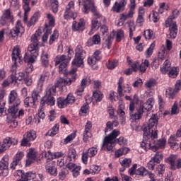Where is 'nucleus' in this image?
<instances>
[{
  "instance_id": "f257e3e1",
  "label": "nucleus",
  "mask_w": 181,
  "mask_h": 181,
  "mask_svg": "<svg viewBox=\"0 0 181 181\" xmlns=\"http://www.w3.org/2000/svg\"><path fill=\"white\" fill-rule=\"evenodd\" d=\"M158 115H153L148 119V123L143 126L145 137L141 141V147L144 149V151H148V149H151L153 152L158 151V146L151 143V139H156V138H158V130L155 129L158 125Z\"/></svg>"
},
{
  "instance_id": "f03ea898",
  "label": "nucleus",
  "mask_w": 181,
  "mask_h": 181,
  "mask_svg": "<svg viewBox=\"0 0 181 181\" xmlns=\"http://www.w3.org/2000/svg\"><path fill=\"white\" fill-rule=\"evenodd\" d=\"M56 86L49 85L45 90V95L43 96L41 100V104H47V105H54L56 100L54 99V95L56 94Z\"/></svg>"
},
{
  "instance_id": "7ed1b4c3",
  "label": "nucleus",
  "mask_w": 181,
  "mask_h": 181,
  "mask_svg": "<svg viewBox=\"0 0 181 181\" xmlns=\"http://www.w3.org/2000/svg\"><path fill=\"white\" fill-rule=\"evenodd\" d=\"M119 130H113L110 135L105 137L103 146L105 147L107 151H114V144L117 142V136H119Z\"/></svg>"
},
{
  "instance_id": "20e7f679",
  "label": "nucleus",
  "mask_w": 181,
  "mask_h": 181,
  "mask_svg": "<svg viewBox=\"0 0 181 181\" xmlns=\"http://www.w3.org/2000/svg\"><path fill=\"white\" fill-rule=\"evenodd\" d=\"M75 52V58L72 62V64L73 66H76V67H81L84 64L86 52L83 49V47L81 45H78Z\"/></svg>"
},
{
  "instance_id": "39448f33",
  "label": "nucleus",
  "mask_w": 181,
  "mask_h": 181,
  "mask_svg": "<svg viewBox=\"0 0 181 181\" xmlns=\"http://www.w3.org/2000/svg\"><path fill=\"white\" fill-rule=\"evenodd\" d=\"M47 18L48 20L49 24H45V33L42 36L43 42H47V38L49 37V35L52 33L51 28L54 26V23L56 22V20L54 19V16H53V15H52L51 13L47 14Z\"/></svg>"
},
{
  "instance_id": "423d86ee",
  "label": "nucleus",
  "mask_w": 181,
  "mask_h": 181,
  "mask_svg": "<svg viewBox=\"0 0 181 181\" xmlns=\"http://www.w3.org/2000/svg\"><path fill=\"white\" fill-rule=\"evenodd\" d=\"M35 139H36V132L30 130L23 135L21 145V146H30V141H35Z\"/></svg>"
},
{
  "instance_id": "0eeeda50",
  "label": "nucleus",
  "mask_w": 181,
  "mask_h": 181,
  "mask_svg": "<svg viewBox=\"0 0 181 181\" xmlns=\"http://www.w3.org/2000/svg\"><path fill=\"white\" fill-rule=\"evenodd\" d=\"M9 165V158L8 156L3 157L0 161V175L3 177H6L9 175V170H8V166Z\"/></svg>"
},
{
  "instance_id": "6e6552de",
  "label": "nucleus",
  "mask_w": 181,
  "mask_h": 181,
  "mask_svg": "<svg viewBox=\"0 0 181 181\" xmlns=\"http://www.w3.org/2000/svg\"><path fill=\"white\" fill-rule=\"evenodd\" d=\"M23 27L21 21H18L14 28L10 31V35L13 39H18L20 33H23Z\"/></svg>"
},
{
  "instance_id": "1a4fd4ad",
  "label": "nucleus",
  "mask_w": 181,
  "mask_h": 181,
  "mask_svg": "<svg viewBox=\"0 0 181 181\" xmlns=\"http://www.w3.org/2000/svg\"><path fill=\"white\" fill-rule=\"evenodd\" d=\"M76 81V75L71 78H59L57 82V87H64L66 86H71L72 83Z\"/></svg>"
},
{
  "instance_id": "9d476101",
  "label": "nucleus",
  "mask_w": 181,
  "mask_h": 181,
  "mask_svg": "<svg viewBox=\"0 0 181 181\" xmlns=\"http://www.w3.org/2000/svg\"><path fill=\"white\" fill-rule=\"evenodd\" d=\"M98 150L97 148L92 147L88 150V152L83 153L82 154V160L83 163H87L88 158H93L97 155Z\"/></svg>"
},
{
  "instance_id": "9b49d317",
  "label": "nucleus",
  "mask_w": 181,
  "mask_h": 181,
  "mask_svg": "<svg viewBox=\"0 0 181 181\" xmlns=\"http://www.w3.org/2000/svg\"><path fill=\"white\" fill-rule=\"evenodd\" d=\"M90 83H91V79H90V78L86 77L83 78L81 81L80 87L78 88V90L76 92V95H78L79 97H81V95H82L83 93L84 92V89L86 88V87H87V86H89V84Z\"/></svg>"
},
{
  "instance_id": "f8f14e48",
  "label": "nucleus",
  "mask_w": 181,
  "mask_h": 181,
  "mask_svg": "<svg viewBox=\"0 0 181 181\" xmlns=\"http://www.w3.org/2000/svg\"><path fill=\"white\" fill-rule=\"evenodd\" d=\"M126 6L127 0H121L119 2L116 1L112 8V12L120 13V12H122L125 9Z\"/></svg>"
},
{
  "instance_id": "ddd939ff",
  "label": "nucleus",
  "mask_w": 181,
  "mask_h": 181,
  "mask_svg": "<svg viewBox=\"0 0 181 181\" xmlns=\"http://www.w3.org/2000/svg\"><path fill=\"white\" fill-rule=\"evenodd\" d=\"M145 110L144 103H140L136 107V112L132 115L133 119H141L142 118V115H144V112H145Z\"/></svg>"
},
{
  "instance_id": "4468645a",
  "label": "nucleus",
  "mask_w": 181,
  "mask_h": 181,
  "mask_svg": "<svg viewBox=\"0 0 181 181\" xmlns=\"http://www.w3.org/2000/svg\"><path fill=\"white\" fill-rule=\"evenodd\" d=\"M9 104L14 105H21V99L18 98V93L16 90H11L8 95Z\"/></svg>"
},
{
  "instance_id": "2eb2a0df",
  "label": "nucleus",
  "mask_w": 181,
  "mask_h": 181,
  "mask_svg": "<svg viewBox=\"0 0 181 181\" xmlns=\"http://www.w3.org/2000/svg\"><path fill=\"white\" fill-rule=\"evenodd\" d=\"M47 173L51 175V176H57V168L54 165L53 161L48 162L45 165Z\"/></svg>"
},
{
  "instance_id": "dca6fc26",
  "label": "nucleus",
  "mask_w": 181,
  "mask_h": 181,
  "mask_svg": "<svg viewBox=\"0 0 181 181\" xmlns=\"http://www.w3.org/2000/svg\"><path fill=\"white\" fill-rule=\"evenodd\" d=\"M39 56V52L35 51V52L29 54H25L24 56V62L28 63V64H32V63H35L36 62V59Z\"/></svg>"
},
{
  "instance_id": "f3484780",
  "label": "nucleus",
  "mask_w": 181,
  "mask_h": 181,
  "mask_svg": "<svg viewBox=\"0 0 181 181\" xmlns=\"http://www.w3.org/2000/svg\"><path fill=\"white\" fill-rule=\"evenodd\" d=\"M36 160V151L35 149L30 148L28 152V159L26 160V166H29Z\"/></svg>"
},
{
  "instance_id": "a211bd4d",
  "label": "nucleus",
  "mask_w": 181,
  "mask_h": 181,
  "mask_svg": "<svg viewBox=\"0 0 181 181\" xmlns=\"http://www.w3.org/2000/svg\"><path fill=\"white\" fill-rule=\"evenodd\" d=\"M66 168L69 170H72L74 177H77L80 175V170H81V167L76 165L73 163H69L66 164Z\"/></svg>"
},
{
  "instance_id": "6ab92c4d",
  "label": "nucleus",
  "mask_w": 181,
  "mask_h": 181,
  "mask_svg": "<svg viewBox=\"0 0 181 181\" xmlns=\"http://www.w3.org/2000/svg\"><path fill=\"white\" fill-rule=\"evenodd\" d=\"M11 145H12V141H11L10 137H6L4 139L1 144H0V153L2 152H5L7 149L11 148Z\"/></svg>"
},
{
  "instance_id": "aec40b11",
  "label": "nucleus",
  "mask_w": 181,
  "mask_h": 181,
  "mask_svg": "<svg viewBox=\"0 0 181 181\" xmlns=\"http://www.w3.org/2000/svg\"><path fill=\"white\" fill-rule=\"evenodd\" d=\"M12 60L14 62V64H16V62L21 64V49L19 47H16L13 49L12 52Z\"/></svg>"
},
{
  "instance_id": "412c9836",
  "label": "nucleus",
  "mask_w": 181,
  "mask_h": 181,
  "mask_svg": "<svg viewBox=\"0 0 181 181\" xmlns=\"http://www.w3.org/2000/svg\"><path fill=\"white\" fill-rule=\"evenodd\" d=\"M129 8L130 9L127 14L120 15V20L122 21V22H125L127 19H131V18L134 17V15L135 13V6H129Z\"/></svg>"
},
{
  "instance_id": "4be33fe9",
  "label": "nucleus",
  "mask_w": 181,
  "mask_h": 181,
  "mask_svg": "<svg viewBox=\"0 0 181 181\" xmlns=\"http://www.w3.org/2000/svg\"><path fill=\"white\" fill-rule=\"evenodd\" d=\"M114 36H115V33L112 31L110 33V35L107 37V39L105 40L103 43V47L106 50H110L111 49V45H112V40H114Z\"/></svg>"
},
{
  "instance_id": "5701e85b",
  "label": "nucleus",
  "mask_w": 181,
  "mask_h": 181,
  "mask_svg": "<svg viewBox=\"0 0 181 181\" xmlns=\"http://www.w3.org/2000/svg\"><path fill=\"white\" fill-rule=\"evenodd\" d=\"M170 30V37L171 39H175L176 36H177V25H176V22H172L170 23V26H168Z\"/></svg>"
},
{
  "instance_id": "b1692460",
  "label": "nucleus",
  "mask_w": 181,
  "mask_h": 181,
  "mask_svg": "<svg viewBox=\"0 0 181 181\" xmlns=\"http://www.w3.org/2000/svg\"><path fill=\"white\" fill-rule=\"evenodd\" d=\"M76 158H77V152L74 148H70L68 151L66 163H71V162H74L76 160Z\"/></svg>"
},
{
  "instance_id": "393cba45",
  "label": "nucleus",
  "mask_w": 181,
  "mask_h": 181,
  "mask_svg": "<svg viewBox=\"0 0 181 181\" xmlns=\"http://www.w3.org/2000/svg\"><path fill=\"white\" fill-rule=\"evenodd\" d=\"M71 56L69 55V58L66 57V55H61L59 57H57L55 60V66H58V64H69L70 62Z\"/></svg>"
},
{
  "instance_id": "a878e982",
  "label": "nucleus",
  "mask_w": 181,
  "mask_h": 181,
  "mask_svg": "<svg viewBox=\"0 0 181 181\" xmlns=\"http://www.w3.org/2000/svg\"><path fill=\"white\" fill-rule=\"evenodd\" d=\"M103 100V93L100 90L94 91L92 96V103L95 105L97 103H100Z\"/></svg>"
},
{
  "instance_id": "bb28decb",
  "label": "nucleus",
  "mask_w": 181,
  "mask_h": 181,
  "mask_svg": "<svg viewBox=\"0 0 181 181\" xmlns=\"http://www.w3.org/2000/svg\"><path fill=\"white\" fill-rule=\"evenodd\" d=\"M180 11L179 10H174L172 13V15L169 16V18L165 21V26L166 28H169L170 26V23L173 22V19L177 18L179 16Z\"/></svg>"
},
{
  "instance_id": "cd10ccee",
  "label": "nucleus",
  "mask_w": 181,
  "mask_h": 181,
  "mask_svg": "<svg viewBox=\"0 0 181 181\" xmlns=\"http://www.w3.org/2000/svg\"><path fill=\"white\" fill-rule=\"evenodd\" d=\"M132 69H127L124 71V74H126V76H130V74H132L133 71H138L139 69V62H136L132 64Z\"/></svg>"
},
{
  "instance_id": "c85d7f7f",
  "label": "nucleus",
  "mask_w": 181,
  "mask_h": 181,
  "mask_svg": "<svg viewBox=\"0 0 181 181\" xmlns=\"http://www.w3.org/2000/svg\"><path fill=\"white\" fill-rule=\"evenodd\" d=\"M85 25H86V22L84 21V19L81 18L79 23H77L76 21L73 22L72 30H74V32L80 30V28H84Z\"/></svg>"
},
{
  "instance_id": "c756f323",
  "label": "nucleus",
  "mask_w": 181,
  "mask_h": 181,
  "mask_svg": "<svg viewBox=\"0 0 181 181\" xmlns=\"http://www.w3.org/2000/svg\"><path fill=\"white\" fill-rule=\"evenodd\" d=\"M100 43H101V37H100V35L98 34H95L93 35L92 39L88 40V46H93V45H100Z\"/></svg>"
},
{
  "instance_id": "7c9ffc66",
  "label": "nucleus",
  "mask_w": 181,
  "mask_h": 181,
  "mask_svg": "<svg viewBox=\"0 0 181 181\" xmlns=\"http://www.w3.org/2000/svg\"><path fill=\"white\" fill-rule=\"evenodd\" d=\"M3 16H4L6 19H8V22H11V23H13L14 18H13V13L12 12V10H11L10 8L4 10Z\"/></svg>"
},
{
  "instance_id": "2f4dec72",
  "label": "nucleus",
  "mask_w": 181,
  "mask_h": 181,
  "mask_svg": "<svg viewBox=\"0 0 181 181\" xmlns=\"http://www.w3.org/2000/svg\"><path fill=\"white\" fill-rule=\"evenodd\" d=\"M41 62L45 67L49 66V54L45 51H42L41 53Z\"/></svg>"
},
{
  "instance_id": "473e14b6",
  "label": "nucleus",
  "mask_w": 181,
  "mask_h": 181,
  "mask_svg": "<svg viewBox=\"0 0 181 181\" xmlns=\"http://www.w3.org/2000/svg\"><path fill=\"white\" fill-rule=\"evenodd\" d=\"M51 9L54 13H57L59 11V0H49Z\"/></svg>"
},
{
  "instance_id": "72a5a7b5",
  "label": "nucleus",
  "mask_w": 181,
  "mask_h": 181,
  "mask_svg": "<svg viewBox=\"0 0 181 181\" xmlns=\"http://www.w3.org/2000/svg\"><path fill=\"white\" fill-rule=\"evenodd\" d=\"M153 104H155V100L153 98H148L144 103L145 110H146V111H151L153 107Z\"/></svg>"
},
{
  "instance_id": "f704fd0d",
  "label": "nucleus",
  "mask_w": 181,
  "mask_h": 181,
  "mask_svg": "<svg viewBox=\"0 0 181 181\" xmlns=\"http://www.w3.org/2000/svg\"><path fill=\"white\" fill-rule=\"evenodd\" d=\"M177 158V156L172 155L168 158L171 170H176V165H175V163L176 162Z\"/></svg>"
},
{
  "instance_id": "c9c22d12",
  "label": "nucleus",
  "mask_w": 181,
  "mask_h": 181,
  "mask_svg": "<svg viewBox=\"0 0 181 181\" xmlns=\"http://www.w3.org/2000/svg\"><path fill=\"white\" fill-rule=\"evenodd\" d=\"M64 18L66 20L73 19L74 21L77 18V13L73 12L72 11H65Z\"/></svg>"
},
{
  "instance_id": "e433bc0d",
  "label": "nucleus",
  "mask_w": 181,
  "mask_h": 181,
  "mask_svg": "<svg viewBox=\"0 0 181 181\" xmlns=\"http://www.w3.org/2000/svg\"><path fill=\"white\" fill-rule=\"evenodd\" d=\"M151 159L156 162V163H160L161 160L163 159V153L160 151H157Z\"/></svg>"
},
{
  "instance_id": "4c0bfd02",
  "label": "nucleus",
  "mask_w": 181,
  "mask_h": 181,
  "mask_svg": "<svg viewBox=\"0 0 181 181\" xmlns=\"http://www.w3.org/2000/svg\"><path fill=\"white\" fill-rule=\"evenodd\" d=\"M148 173L149 171L145 167H140L136 170V175L138 176L145 177L147 176Z\"/></svg>"
},
{
  "instance_id": "58836bf2",
  "label": "nucleus",
  "mask_w": 181,
  "mask_h": 181,
  "mask_svg": "<svg viewBox=\"0 0 181 181\" xmlns=\"http://www.w3.org/2000/svg\"><path fill=\"white\" fill-rule=\"evenodd\" d=\"M171 69L172 68L170 67V62H169L168 60H165L160 70L163 74H166V73H168V71H170Z\"/></svg>"
},
{
  "instance_id": "ea45409f",
  "label": "nucleus",
  "mask_w": 181,
  "mask_h": 181,
  "mask_svg": "<svg viewBox=\"0 0 181 181\" xmlns=\"http://www.w3.org/2000/svg\"><path fill=\"white\" fill-rule=\"evenodd\" d=\"M129 149L127 147L122 148L115 152V155L116 158H119L122 156V155H127L128 153Z\"/></svg>"
},
{
  "instance_id": "a19ab883",
  "label": "nucleus",
  "mask_w": 181,
  "mask_h": 181,
  "mask_svg": "<svg viewBox=\"0 0 181 181\" xmlns=\"http://www.w3.org/2000/svg\"><path fill=\"white\" fill-rule=\"evenodd\" d=\"M69 105L67 103V100L63 98H59L57 99V105L59 108H66V107Z\"/></svg>"
},
{
  "instance_id": "79ce46f5",
  "label": "nucleus",
  "mask_w": 181,
  "mask_h": 181,
  "mask_svg": "<svg viewBox=\"0 0 181 181\" xmlns=\"http://www.w3.org/2000/svg\"><path fill=\"white\" fill-rule=\"evenodd\" d=\"M149 66V61L148 59H145L141 62V65H139V70L141 73H145L146 71V69Z\"/></svg>"
},
{
  "instance_id": "37998d69",
  "label": "nucleus",
  "mask_w": 181,
  "mask_h": 181,
  "mask_svg": "<svg viewBox=\"0 0 181 181\" xmlns=\"http://www.w3.org/2000/svg\"><path fill=\"white\" fill-rule=\"evenodd\" d=\"M18 105L13 104V105L8 110V112L12 115V117H13V118H16V114H18Z\"/></svg>"
},
{
  "instance_id": "c03bdc74",
  "label": "nucleus",
  "mask_w": 181,
  "mask_h": 181,
  "mask_svg": "<svg viewBox=\"0 0 181 181\" xmlns=\"http://www.w3.org/2000/svg\"><path fill=\"white\" fill-rule=\"evenodd\" d=\"M39 42H33L32 44H30L28 47V52H30V53H35V52H38L37 49H39Z\"/></svg>"
},
{
  "instance_id": "a18cd8bd",
  "label": "nucleus",
  "mask_w": 181,
  "mask_h": 181,
  "mask_svg": "<svg viewBox=\"0 0 181 181\" xmlns=\"http://www.w3.org/2000/svg\"><path fill=\"white\" fill-rule=\"evenodd\" d=\"M165 95L166 97H168V98L173 100V98H175V96L176 95V93H175V89L172 88H168L165 91Z\"/></svg>"
},
{
  "instance_id": "49530a36",
  "label": "nucleus",
  "mask_w": 181,
  "mask_h": 181,
  "mask_svg": "<svg viewBox=\"0 0 181 181\" xmlns=\"http://www.w3.org/2000/svg\"><path fill=\"white\" fill-rule=\"evenodd\" d=\"M155 86H156V80L153 78L149 79L145 83V87L149 90H152Z\"/></svg>"
},
{
  "instance_id": "de8ad7c7",
  "label": "nucleus",
  "mask_w": 181,
  "mask_h": 181,
  "mask_svg": "<svg viewBox=\"0 0 181 181\" xmlns=\"http://www.w3.org/2000/svg\"><path fill=\"white\" fill-rule=\"evenodd\" d=\"M177 74H179V71H177V68L173 67L168 71V76L171 78H176L177 77Z\"/></svg>"
},
{
  "instance_id": "09e8293b",
  "label": "nucleus",
  "mask_w": 181,
  "mask_h": 181,
  "mask_svg": "<svg viewBox=\"0 0 181 181\" xmlns=\"http://www.w3.org/2000/svg\"><path fill=\"white\" fill-rule=\"evenodd\" d=\"M129 30V37L134 36V32H135V23L129 21L127 23Z\"/></svg>"
},
{
  "instance_id": "8fccbe9b",
  "label": "nucleus",
  "mask_w": 181,
  "mask_h": 181,
  "mask_svg": "<svg viewBox=\"0 0 181 181\" xmlns=\"http://www.w3.org/2000/svg\"><path fill=\"white\" fill-rule=\"evenodd\" d=\"M124 108V105H120L119 106L118 110H117V114L119 115V117L122 118V122H125V112L122 110Z\"/></svg>"
},
{
  "instance_id": "3c124183",
  "label": "nucleus",
  "mask_w": 181,
  "mask_h": 181,
  "mask_svg": "<svg viewBox=\"0 0 181 181\" xmlns=\"http://www.w3.org/2000/svg\"><path fill=\"white\" fill-rule=\"evenodd\" d=\"M15 177H17L19 179L20 181H26L25 180V174H23V172L22 170H18L16 172L14 173Z\"/></svg>"
},
{
  "instance_id": "603ef678",
  "label": "nucleus",
  "mask_w": 181,
  "mask_h": 181,
  "mask_svg": "<svg viewBox=\"0 0 181 181\" xmlns=\"http://www.w3.org/2000/svg\"><path fill=\"white\" fill-rule=\"evenodd\" d=\"M36 178V174L32 172H28L25 175L24 174V179L25 181L33 180Z\"/></svg>"
},
{
  "instance_id": "864d4df0",
  "label": "nucleus",
  "mask_w": 181,
  "mask_h": 181,
  "mask_svg": "<svg viewBox=\"0 0 181 181\" xmlns=\"http://www.w3.org/2000/svg\"><path fill=\"white\" fill-rule=\"evenodd\" d=\"M118 66V62L117 60L109 61L107 63V67L110 70L115 69Z\"/></svg>"
},
{
  "instance_id": "5fc2aeb1",
  "label": "nucleus",
  "mask_w": 181,
  "mask_h": 181,
  "mask_svg": "<svg viewBox=\"0 0 181 181\" xmlns=\"http://www.w3.org/2000/svg\"><path fill=\"white\" fill-rule=\"evenodd\" d=\"M101 26V23H100V21H98V20L97 19H93L91 21V28L94 29L95 30H98V29L100 28V27Z\"/></svg>"
},
{
  "instance_id": "6e6d98bb",
  "label": "nucleus",
  "mask_w": 181,
  "mask_h": 181,
  "mask_svg": "<svg viewBox=\"0 0 181 181\" xmlns=\"http://www.w3.org/2000/svg\"><path fill=\"white\" fill-rule=\"evenodd\" d=\"M124 37V31L122 30H118L116 33V42H121Z\"/></svg>"
},
{
  "instance_id": "4d7b16f0",
  "label": "nucleus",
  "mask_w": 181,
  "mask_h": 181,
  "mask_svg": "<svg viewBox=\"0 0 181 181\" xmlns=\"http://www.w3.org/2000/svg\"><path fill=\"white\" fill-rule=\"evenodd\" d=\"M59 132V124H55L51 130L49 131L48 134L49 136H54Z\"/></svg>"
},
{
  "instance_id": "13d9d810",
  "label": "nucleus",
  "mask_w": 181,
  "mask_h": 181,
  "mask_svg": "<svg viewBox=\"0 0 181 181\" xmlns=\"http://www.w3.org/2000/svg\"><path fill=\"white\" fill-rule=\"evenodd\" d=\"M93 137V134L91 132H83V141L87 143L88 141H91V138Z\"/></svg>"
},
{
  "instance_id": "bf43d9fd",
  "label": "nucleus",
  "mask_w": 181,
  "mask_h": 181,
  "mask_svg": "<svg viewBox=\"0 0 181 181\" xmlns=\"http://www.w3.org/2000/svg\"><path fill=\"white\" fill-rule=\"evenodd\" d=\"M144 36L147 40H151V39H153V31L152 30H146L144 31Z\"/></svg>"
},
{
  "instance_id": "052dcab7",
  "label": "nucleus",
  "mask_w": 181,
  "mask_h": 181,
  "mask_svg": "<svg viewBox=\"0 0 181 181\" xmlns=\"http://www.w3.org/2000/svg\"><path fill=\"white\" fill-rule=\"evenodd\" d=\"M90 170L91 175H95L100 173V172L101 171V168L98 165H93L90 166Z\"/></svg>"
},
{
  "instance_id": "680f3d73",
  "label": "nucleus",
  "mask_w": 181,
  "mask_h": 181,
  "mask_svg": "<svg viewBox=\"0 0 181 181\" xmlns=\"http://www.w3.org/2000/svg\"><path fill=\"white\" fill-rule=\"evenodd\" d=\"M59 38V32L57 30H54L53 34L50 36L49 43L52 45L54 40Z\"/></svg>"
},
{
  "instance_id": "e2e57ef3",
  "label": "nucleus",
  "mask_w": 181,
  "mask_h": 181,
  "mask_svg": "<svg viewBox=\"0 0 181 181\" xmlns=\"http://www.w3.org/2000/svg\"><path fill=\"white\" fill-rule=\"evenodd\" d=\"M166 49L163 48V49L160 50V52H158V60H164L165 58L166 57Z\"/></svg>"
},
{
  "instance_id": "0e129e2a",
  "label": "nucleus",
  "mask_w": 181,
  "mask_h": 181,
  "mask_svg": "<svg viewBox=\"0 0 181 181\" xmlns=\"http://www.w3.org/2000/svg\"><path fill=\"white\" fill-rule=\"evenodd\" d=\"M24 155L25 154L22 151L17 153L13 160L18 163H21V160H22V158H23Z\"/></svg>"
},
{
  "instance_id": "69168bd1",
  "label": "nucleus",
  "mask_w": 181,
  "mask_h": 181,
  "mask_svg": "<svg viewBox=\"0 0 181 181\" xmlns=\"http://www.w3.org/2000/svg\"><path fill=\"white\" fill-rule=\"evenodd\" d=\"M131 158H124L122 160H120V164L122 166H125L126 168H129V165H131Z\"/></svg>"
},
{
  "instance_id": "338daca9",
  "label": "nucleus",
  "mask_w": 181,
  "mask_h": 181,
  "mask_svg": "<svg viewBox=\"0 0 181 181\" xmlns=\"http://www.w3.org/2000/svg\"><path fill=\"white\" fill-rule=\"evenodd\" d=\"M76 138V133H72L70 135H69L64 140V144H69V142H71L73 139Z\"/></svg>"
},
{
  "instance_id": "774afa93",
  "label": "nucleus",
  "mask_w": 181,
  "mask_h": 181,
  "mask_svg": "<svg viewBox=\"0 0 181 181\" xmlns=\"http://www.w3.org/2000/svg\"><path fill=\"white\" fill-rule=\"evenodd\" d=\"M155 163H156V162L151 158L147 163L148 169H149V170H153V169H155Z\"/></svg>"
}]
</instances>
